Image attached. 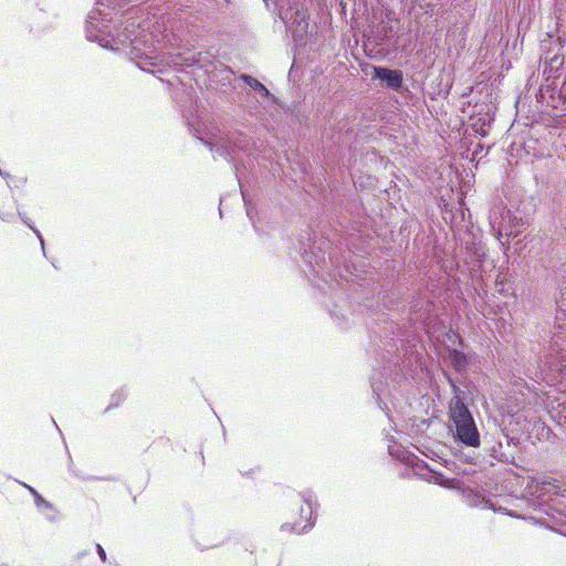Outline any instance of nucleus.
<instances>
[{
    "instance_id": "obj_1",
    "label": "nucleus",
    "mask_w": 566,
    "mask_h": 566,
    "mask_svg": "<svg viewBox=\"0 0 566 566\" xmlns=\"http://www.w3.org/2000/svg\"><path fill=\"white\" fill-rule=\"evenodd\" d=\"M449 417L450 428L454 432L455 440L467 447L478 448L480 446V433L462 398L458 397L450 400Z\"/></svg>"
},
{
    "instance_id": "obj_2",
    "label": "nucleus",
    "mask_w": 566,
    "mask_h": 566,
    "mask_svg": "<svg viewBox=\"0 0 566 566\" xmlns=\"http://www.w3.org/2000/svg\"><path fill=\"white\" fill-rule=\"evenodd\" d=\"M113 14L108 7L93 9L86 20L85 33L88 41H97L103 48H111L108 35L111 34L109 23Z\"/></svg>"
},
{
    "instance_id": "obj_3",
    "label": "nucleus",
    "mask_w": 566,
    "mask_h": 566,
    "mask_svg": "<svg viewBox=\"0 0 566 566\" xmlns=\"http://www.w3.org/2000/svg\"><path fill=\"white\" fill-rule=\"evenodd\" d=\"M490 224L492 229L497 232L499 237L505 235L515 238L521 233L524 221L522 218L512 216L510 210L503 209L500 217H497L496 210L491 212Z\"/></svg>"
},
{
    "instance_id": "obj_4",
    "label": "nucleus",
    "mask_w": 566,
    "mask_h": 566,
    "mask_svg": "<svg viewBox=\"0 0 566 566\" xmlns=\"http://www.w3.org/2000/svg\"><path fill=\"white\" fill-rule=\"evenodd\" d=\"M558 331L552 337V361H546L552 371L566 375V333L562 332V325L556 327Z\"/></svg>"
},
{
    "instance_id": "obj_5",
    "label": "nucleus",
    "mask_w": 566,
    "mask_h": 566,
    "mask_svg": "<svg viewBox=\"0 0 566 566\" xmlns=\"http://www.w3.org/2000/svg\"><path fill=\"white\" fill-rule=\"evenodd\" d=\"M374 76L394 91H398L402 86L403 75L400 70L374 66Z\"/></svg>"
},
{
    "instance_id": "obj_6",
    "label": "nucleus",
    "mask_w": 566,
    "mask_h": 566,
    "mask_svg": "<svg viewBox=\"0 0 566 566\" xmlns=\"http://www.w3.org/2000/svg\"><path fill=\"white\" fill-rule=\"evenodd\" d=\"M146 27L142 25L135 19H128L123 30V36L126 40H129L130 44L135 50H139L137 44L139 42H146L145 38L147 34L145 33Z\"/></svg>"
},
{
    "instance_id": "obj_7",
    "label": "nucleus",
    "mask_w": 566,
    "mask_h": 566,
    "mask_svg": "<svg viewBox=\"0 0 566 566\" xmlns=\"http://www.w3.org/2000/svg\"><path fill=\"white\" fill-rule=\"evenodd\" d=\"M15 202L12 197L11 190H4L3 200H0V219L7 222L12 221L14 217Z\"/></svg>"
},
{
    "instance_id": "obj_8",
    "label": "nucleus",
    "mask_w": 566,
    "mask_h": 566,
    "mask_svg": "<svg viewBox=\"0 0 566 566\" xmlns=\"http://www.w3.org/2000/svg\"><path fill=\"white\" fill-rule=\"evenodd\" d=\"M302 499L304 501V503L306 504V509L302 507L301 509V517H304L305 520L310 521L311 517H312V514H313V504H314V500H313V495L312 493H306L304 495H302ZM314 523L313 522H308L307 524H305L303 527H302V532H305L307 530H311L313 527Z\"/></svg>"
},
{
    "instance_id": "obj_9",
    "label": "nucleus",
    "mask_w": 566,
    "mask_h": 566,
    "mask_svg": "<svg viewBox=\"0 0 566 566\" xmlns=\"http://www.w3.org/2000/svg\"><path fill=\"white\" fill-rule=\"evenodd\" d=\"M240 78L247 85H249L252 90L259 92L263 97H270L271 96V93L269 92V90L260 81H258L253 76L248 75V74H242L240 76Z\"/></svg>"
},
{
    "instance_id": "obj_10",
    "label": "nucleus",
    "mask_w": 566,
    "mask_h": 566,
    "mask_svg": "<svg viewBox=\"0 0 566 566\" xmlns=\"http://www.w3.org/2000/svg\"><path fill=\"white\" fill-rule=\"evenodd\" d=\"M450 359H451V363H452V366L457 369V370H461L465 367L467 365V357L465 355L458 350V349H453L450 352Z\"/></svg>"
},
{
    "instance_id": "obj_11",
    "label": "nucleus",
    "mask_w": 566,
    "mask_h": 566,
    "mask_svg": "<svg viewBox=\"0 0 566 566\" xmlns=\"http://www.w3.org/2000/svg\"><path fill=\"white\" fill-rule=\"evenodd\" d=\"M394 32V28L390 23L381 21L378 28V44H382L386 40H388Z\"/></svg>"
},
{
    "instance_id": "obj_12",
    "label": "nucleus",
    "mask_w": 566,
    "mask_h": 566,
    "mask_svg": "<svg viewBox=\"0 0 566 566\" xmlns=\"http://www.w3.org/2000/svg\"><path fill=\"white\" fill-rule=\"evenodd\" d=\"M28 490L30 491V493L33 495L34 497V502H35V505L36 507L41 511V512H44L45 510H50L52 511V505L51 503H49L45 499H43L38 492L35 489L31 488V486H28Z\"/></svg>"
},
{
    "instance_id": "obj_13",
    "label": "nucleus",
    "mask_w": 566,
    "mask_h": 566,
    "mask_svg": "<svg viewBox=\"0 0 566 566\" xmlns=\"http://www.w3.org/2000/svg\"><path fill=\"white\" fill-rule=\"evenodd\" d=\"M556 305L558 314L566 317V286L560 289L559 295L556 298Z\"/></svg>"
},
{
    "instance_id": "obj_14",
    "label": "nucleus",
    "mask_w": 566,
    "mask_h": 566,
    "mask_svg": "<svg viewBox=\"0 0 566 566\" xmlns=\"http://www.w3.org/2000/svg\"><path fill=\"white\" fill-rule=\"evenodd\" d=\"M539 483L543 486L549 485L554 489L555 493L564 495L565 490L562 489V483L558 480L545 476Z\"/></svg>"
},
{
    "instance_id": "obj_15",
    "label": "nucleus",
    "mask_w": 566,
    "mask_h": 566,
    "mask_svg": "<svg viewBox=\"0 0 566 566\" xmlns=\"http://www.w3.org/2000/svg\"><path fill=\"white\" fill-rule=\"evenodd\" d=\"M126 391L124 389L117 390L112 395V402L106 408L105 411H108L109 409L117 407L125 398H126Z\"/></svg>"
},
{
    "instance_id": "obj_16",
    "label": "nucleus",
    "mask_w": 566,
    "mask_h": 566,
    "mask_svg": "<svg viewBox=\"0 0 566 566\" xmlns=\"http://www.w3.org/2000/svg\"><path fill=\"white\" fill-rule=\"evenodd\" d=\"M190 132L192 133L193 136H196L197 138H199L200 140H202L207 146H209L211 149L213 146H217V144H214L211 138L209 137H205L202 134H201V129H200V125H198L197 127H189Z\"/></svg>"
},
{
    "instance_id": "obj_17",
    "label": "nucleus",
    "mask_w": 566,
    "mask_h": 566,
    "mask_svg": "<svg viewBox=\"0 0 566 566\" xmlns=\"http://www.w3.org/2000/svg\"><path fill=\"white\" fill-rule=\"evenodd\" d=\"M19 214H20L22 221L34 232L36 238L40 240L42 251L45 254L44 239H43L41 232L32 223H30L29 220L24 216H22L21 213H19Z\"/></svg>"
},
{
    "instance_id": "obj_18",
    "label": "nucleus",
    "mask_w": 566,
    "mask_h": 566,
    "mask_svg": "<svg viewBox=\"0 0 566 566\" xmlns=\"http://www.w3.org/2000/svg\"><path fill=\"white\" fill-rule=\"evenodd\" d=\"M547 61H549V65L552 67H558L564 63V59L559 57L558 55H554L552 57H546Z\"/></svg>"
},
{
    "instance_id": "obj_19",
    "label": "nucleus",
    "mask_w": 566,
    "mask_h": 566,
    "mask_svg": "<svg viewBox=\"0 0 566 566\" xmlns=\"http://www.w3.org/2000/svg\"><path fill=\"white\" fill-rule=\"evenodd\" d=\"M503 448V444L501 442L497 443V447H493V452L495 453L494 457L499 458L501 460L505 459L507 460V457L501 451Z\"/></svg>"
},
{
    "instance_id": "obj_20",
    "label": "nucleus",
    "mask_w": 566,
    "mask_h": 566,
    "mask_svg": "<svg viewBox=\"0 0 566 566\" xmlns=\"http://www.w3.org/2000/svg\"><path fill=\"white\" fill-rule=\"evenodd\" d=\"M449 382H450V385H451L452 392L454 394V396H453V398H452V399H457L458 397L462 398V397H461L462 391H461V389L455 385V382H454L451 378H449Z\"/></svg>"
},
{
    "instance_id": "obj_21",
    "label": "nucleus",
    "mask_w": 566,
    "mask_h": 566,
    "mask_svg": "<svg viewBox=\"0 0 566 566\" xmlns=\"http://www.w3.org/2000/svg\"><path fill=\"white\" fill-rule=\"evenodd\" d=\"M449 382H450V385H451L452 392L454 394V396H453V398H452V399H457L458 397L462 398V397H461L462 391H461V389L455 385V382H454L451 378H449Z\"/></svg>"
},
{
    "instance_id": "obj_22",
    "label": "nucleus",
    "mask_w": 566,
    "mask_h": 566,
    "mask_svg": "<svg viewBox=\"0 0 566 566\" xmlns=\"http://www.w3.org/2000/svg\"><path fill=\"white\" fill-rule=\"evenodd\" d=\"M96 551H97V554H98L101 560L103 563H106V560H107L106 552L104 551V548L99 544H96Z\"/></svg>"
},
{
    "instance_id": "obj_23",
    "label": "nucleus",
    "mask_w": 566,
    "mask_h": 566,
    "mask_svg": "<svg viewBox=\"0 0 566 566\" xmlns=\"http://www.w3.org/2000/svg\"><path fill=\"white\" fill-rule=\"evenodd\" d=\"M241 193H242V197H243V200H244V203H245V207H247V214L248 217L252 220V208L249 206L248 201H247V196H245V192L244 190L241 188Z\"/></svg>"
},
{
    "instance_id": "obj_24",
    "label": "nucleus",
    "mask_w": 566,
    "mask_h": 566,
    "mask_svg": "<svg viewBox=\"0 0 566 566\" xmlns=\"http://www.w3.org/2000/svg\"><path fill=\"white\" fill-rule=\"evenodd\" d=\"M410 310H411L412 313L417 314V313H419V312H421L423 310V306H422V304L419 305L418 302H415V303L411 304Z\"/></svg>"
},
{
    "instance_id": "obj_25",
    "label": "nucleus",
    "mask_w": 566,
    "mask_h": 566,
    "mask_svg": "<svg viewBox=\"0 0 566 566\" xmlns=\"http://www.w3.org/2000/svg\"><path fill=\"white\" fill-rule=\"evenodd\" d=\"M319 262H324V258H322L321 260H316L315 265H311L314 271H318L321 269ZM308 263L312 264L311 261H308Z\"/></svg>"
},
{
    "instance_id": "obj_26",
    "label": "nucleus",
    "mask_w": 566,
    "mask_h": 566,
    "mask_svg": "<svg viewBox=\"0 0 566 566\" xmlns=\"http://www.w3.org/2000/svg\"><path fill=\"white\" fill-rule=\"evenodd\" d=\"M216 1H217V6L227 4L226 0H216Z\"/></svg>"
},
{
    "instance_id": "obj_27",
    "label": "nucleus",
    "mask_w": 566,
    "mask_h": 566,
    "mask_svg": "<svg viewBox=\"0 0 566 566\" xmlns=\"http://www.w3.org/2000/svg\"><path fill=\"white\" fill-rule=\"evenodd\" d=\"M233 147H235V148H242V146L240 145V143H239V142H234Z\"/></svg>"
},
{
    "instance_id": "obj_28",
    "label": "nucleus",
    "mask_w": 566,
    "mask_h": 566,
    "mask_svg": "<svg viewBox=\"0 0 566 566\" xmlns=\"http://www.w3.org/2000/svg\"><path fill=\"white\" fill-rule=\"evenodd\" d=\"M85 555H86V552H81V553L77 554V557H83Z\"/></svg>"
},
{
    "instance_id": "obj_29",
    "label": "nucleus",
    "mask_w": 566,
    "mask_h": 566,
    "mask_svg": "<svg viewBox=\"0 0 566 566\" xmlns=\"http://www.w3.org/2000/svg\"><path fill=\"white\" fill-rule=\"evenodd\" d=\"M430 305H431L430 302H426V311H429Z\"/></svg>"
},
{
    "instance_id": "obj_30",
    "label": "nucleus",
    "mask_w": 566,
    "mask_h": 566,
    "mask_svg": "<svg viewBox=\"0 0 566 566\" xmlns=\"http://www.w3.org/2000/svg\"><path fill=\"white\" fill-rule=\"evenodd\" d=\"M226 154H227V156L230 157V159H233V156H231V154H230V151L228 149L226 150Z\"/></svg>"
},
{
    "instance_id": "obj_31",
    "label": "nucleus",
    "mask_w": 566,
    "mask_h": 566,
    "mask_svg": "<svg viewBox=\"0 0 566 566\" xmlns=\"http://www.w3.org/2000/svg\"><path fill=\"white\" fill-rule=\"evenodd\" d=\"M0 175H1V176H7V174H4V172L2 171V169H0Z\"/></svg>"
},
{
    "instance_id": "obj_32",
    "label": "nucleus",
    "mask_w": 566,
    "mask_h": 566,
    "mask_svg": "<svg viewBox=\"0 0 566 566\" xmlns=\"http://www.w3.org/2000/svg\"><path fill=\"white\" fill-rule=\"evenodd\" d=\"M52 423L54 424V427H57V423L55 420H52Z\"/></svg>"
},
{
    "instance_id": "obj_33",
    "label": "nucleus",
    "mask_w": 566,
    "mask_h": 566,
    "mask_svg": "<svg viewBox=\"0 0 566 566\" xmlns=\"http://www.w3.org/2000/svg\"><path fill=\"white\" fill-rule=\"evenodd\" d=\"M52 423L54 424V427H57V423L55 420H52Z\"/></svg>"
},
{
    "instance_id": "obj_34",
    "label": "nucleus",
    "mask_w": 566,
    "mask_h": 566,
    "mask_svg": "<svg viewBox=\"0 0 566 566\" xmlns=\"http://www.w3.org/2000/svg\"><path fill=\"white\" fill-rule=\"evenodd\" d=\"M52 423L54 424V427H57V423L55 420H52Z\"/></svg>"
},
{
    "instance_id": "obj_35",
    "label": "nucleus",
    "mask_w": 566,
    "mask_h": 566,
    "mask_svg": "<svg viewBox=\"0 0 566 566\" xmlns=\"http://www.w3.org/2000/svg\"><path fill=\"white\" fill-rule=\"evenodd\" d=\"M287 526H289L287 524H284V525H282V528L285 530V528H287Z\"/></svg>"
}]
</instances>
